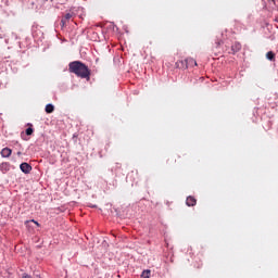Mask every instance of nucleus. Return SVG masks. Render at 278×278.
<instances>
[{
  "label": "nucleus",
  "instance_id": "obj_7",
  "mask_svg": "<svg viewBox=\"0 0 278 278\" xmlns=\"http://www.w3.org/2000/svg\"><path fill=\"white\" fill-rule=\"evenodd\" d=\"M242 49V46L239 42H236L235 45H232L231 47V51L232 53H238V51H240Z\"/></svg>",
  "mask_w": 278,
  "mask_h": 278
},
{
  "label": "nucleus",
  "instance_id": "obj_3",
  "mask_svg": "<svg viewBox=\"0 0 278 278\" xmlns=\"http://www.w3.org/2000/svg\"><path fill=\"white\" fill-rule=\"evenodd\" d=\"M20 168L22 173H25V175H29V173H31V165H29V163H22Z\"/></svg>",
  "mask_w": 278,
  "mask_h": 278
},
{
  "label": "nucleus",
  "instance_id": "obj_6",
  "mask_svg": "<svg viewBox=\"0 0 278 278\" xmlns=\"http://www.w3.org/2000/svg\"><path fill=\"white\" fill-rule=\"evenodd\" d=\"M1 173H8L10 170V163H2L0 164Z\"/></svg>",
  "mask_w": 278,
  "mask_h": 278
},
{
  "label": "nucleus",
  "instance_id": "obj_1",
  "mask_svg": "<svg viewBox=\"0 0 278 278\" xmlns=\"http://www.w3.org/2000/svg\"><path fill=\"white\" fill-rule=\"evenodd\" d=\"M70 73H74V75H77V77H81V79L90 77V71L88 70V66L79 61H74L70 63Z\"/></svg>",
  "mask_w": 278,
  "mask_h": 278
},
{
  "label": "nucleus",
  "instance_id": "obj_8",
  "mask_svg": "<svg viewBox=\"0 0 278 278\" xmlns=\"http://www.w3.org/2000/svg\"><path fill=\"white\" fill-rule=\"evenodd\" d=\"M54 110H55V106H53V104H47L46 105L47 114H53Z\"/></svg>",
  "mask_w": 278,
  "mask_h": 278
},
{
  "label": "nucleus",
  "instance_id": "obj_14",
  "mask_svg": "<svg viewBox=\"0 0 278 278\" xmlns=\"http://www.w3.org/2000/svg\"><path fill=\"white\" fill-rule=\"evenodd\" d=\"M23 278H31V276L25 274V275L23 276Z\"/></svg>",
  "mask_w": 278,
  "mask_h": 278
},
{
  "label": "nucleus",
  "instance_id": "obj_13",
  "mask_svg": "<svg viewBox=\"0 0 278 278\" xmlns=\"http://www.w3.org/2000/svg\"><path fill=\"white\" fill-rule=\"evenodd\" d=\"M31 223H34V225H36L37 227H40V224H38V222H36L34 219L27 222V225H31Z\"/></svg>",
  "mask_w": 278,
  "mask_h": 278
},
{
  "label": "nucleus",
  "instance_id": "obj_12",
  "mask_svg": "<svg viewBox=\"0 0 278 278\" xmlns=\"http://www.w3.org/2000/svg\"><path fill=\"white\" fill-rule=\"evenodd\" d=\"M34 134V128L29 127L26 129V136H31Z\"/></svg>",
  "mask_w": 278,
  "mask_h": 278
},
{
  "label": "nucleus",
  "instance_id": "obj_2",
  "mask_svg": "<svg viewBox=\"0 0 278 278\" xmlns=\"http://www.w3.org/2000/svg\"><path fill=\"white\" fill-rule=\"evenodd\" d=\"M176 64L178 68H188V66H197V61L193 59H187L185 61H179Z\"/></svg>",
  "mask_w": 278,
  "mask_h": 278
},
{
  "label": "nucleus",
  "instance_id": "obj_5",
  "mask_svg": "<svg viewBox=\"0 0 278 278\" xmlns=\"http://www.w3.org/2000/svg\"><path fill=\"white\" fill-rule=\"evenodd\" d=\"M1 155H2V157H10V155H12V149H10V148L2 149Z\"/></svg>",
  "mask_w": 278,
  "mask_h": 278
},
{
  "label": "nucleus",
  "instance_id": "obj_9",
  "mask_svg": "<svg viewBox=\"0 0 278 278\" xmlns=\"http://www.w3.org/2000/svg\"><path fill=\"white\" fill-rule=\"evenodd\" d=\"M71 18H73V14L72 13H67V14H65V16L61 21V23H63V25H65L66 21H71Z\"/></svg>",
  "mask_w": 278,
  "mask_h": 278
},
{
  "label": "nucleus",
  "instance_id": "obj_11",
  "mask_svg": "<svg viewBox=\"0 0 278 278\" xmlns=\"http://www.w3.org/2000/svg\"><path fill=\"white\" fill-rule=\"evenodd\" d=\"M266 58H267V60L273 61V60H275V53H273V51H269L266 53Z\"/></svg>",
  "mask_w": 278,
  "mask_h": 278
},
{
  "label": "nucleus",
  "instance_id": "obj_10",
  "mask_svg": "<svg viewBox=\"0 0 278 278\" xmlns=\"http://www.w3.org/2000/svg\"><path fill=\"white\" fill-rule=\"evenodd\" d=\"M151 277V270L150 269H146L142 271L141 274V278H150Z\"/></svg>",
  "mask_w": 278,
  "mask_h": 278
},
{
  "label": "nucleus",
  "instance_id": "obj_4",
  "mask_svg": "<svg viewBox=\"0 0 278 278\" xmlns=\"http://www.w3.org/2000/svg\"><path fill=\"white\" fill-rule=\"evenodd\" d=\"M186 203L188 207H194V205H197V199L193 197H188Z\"/></svg>",
  "mask_w": 278,
  "mask_h": 278
}]
</instances>
